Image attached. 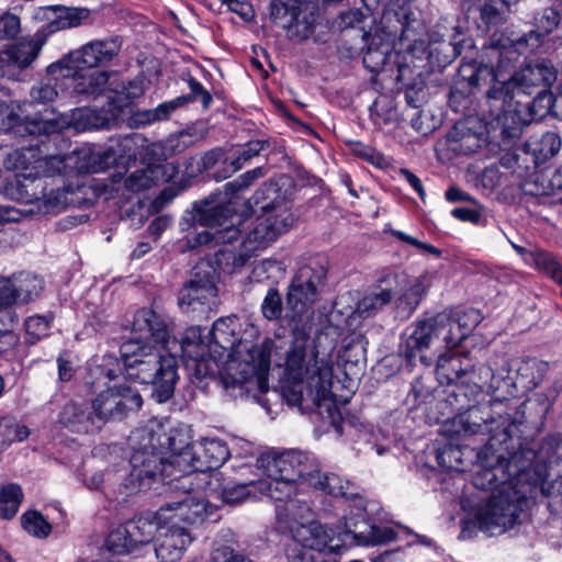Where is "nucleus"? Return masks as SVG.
I'll return each mask as SVG.
<instances>
[{
  "mask_svg": "<svg viewBox=\"0 0 562 562\" xmlns=\"http://www.w3.org/2000/svg\"><path fill=\"white\" fill-rule=\"evenodd\" d=\"M237 318L214 322L206 342L200 327H190L181 339L186 367L198 378L220 374L223 387L237 397L254 390L266 393L271 360L283 367L282 396L301 412L317 414L340 432V412L330 391L333 360L319 352L303 328H295L290 342L281 337L267 338L260 347L251 340L236 338Z\"/></svg>",
  "mask_w": 562,
  "mask_h": 562,
  "instance_id": "f257e3e1",
  "label": "nucleus"
},
{
  "mask_svg": "<svg viewBox=\"0 0 562 562\" xmlns=\"http://www.w3.org/2000/svg\"><path fill=\"white\" fill-rule=\"evenodd\" d=\"M518 56L514 46L491 45L477 66L462 65L460 69L471 86L493 82L487 91L490 113L509 138L547 113L551 100L547 90L557 79L555 69L544 60L527 64L507 78Z\"/></svg>",
  "mask_w": 562,
  "mask_h": 562,
  "instance_id": "f03ea898",
  "label": "nucleus"
},
{
  "mask_svg": "<svg viewBox=\"0 0 562 562\" xmlns=\"http://www.w3.org/2000/svg\"><path fill=\"white\" fill-rule=\"evenodd\" d=\"M548 368L547 362L536 358L515 362L501 358L493 367L481 366L480 385L494 398L448 419L441 426V434L451 439L488 434L492 445L513 443L521 448L527 440L521 437L526 427L525 403L509 397L535 390Z\"/></svg>",
  "mask_w": 562,
  "mask_h": 562,
  "instance_id": "7ed1b4c3",
  "label": "nucleus"
},
{
  "mask_svg": "<svg viewBox=\"0 0 562 562\" xmlns=\"http://www.w3.org/2000/svg\"><path fill=\"white\" fill-rule=\"evenodd\" d=\"M517 445L486 446L476 453L473 464L472 483L479 490H492L494 493L475 514L479 528L491 535H502L513 528L530 495L528 482L518 481L515 463L520 458Z\"/></svg>",
  "mask_w": 562,
  "mask_h": 562,
  "instance_id": "20e7f679",
  "label": "nucleus"
},
{
  "mask_svg": "<svg viewBox=\"0 0 562 562\" xmlns=\"http://www.w3.org/2000/svg\"><path fill=\"white\" fill-rule=\"evenodd\" d=\"M132 334L120 348L125 375L151 384L155 398L164 403L173 394L178 378L176 357L181 352V341L170 337L166 317L150 308L135 313Z\"/></svg>",
  "mask_w": 562,
  "mask_h": 562,
  "instance_id": "39448f33",
  "label": "nucleus"
},
{
  "mask_svg": "<svg viewBox=\"0 0 562 562\" xmlns=\"http://www.w3.org/2000/svg\"><path fill=\"white\" fill-rule=\"evenodd\" d=\"M187 425H173L170 419H150L144 427L134 430L130 437L133 453L130 459L128 484L132 491L149 487L160 477L181 484L179 468L168 471L173 463L176 449L183 448L190 439Z\"/></svg>",
  "mask_w": 562,
  "mask_h": 562,
  "instance_id": "423d86ee",
  "label": "nucleus"
},
{
  "mask_svg": "<svg viewBox=\"0 0 562 562\" xmlns=\"http://www.w3.org/2000/svg\"><path fill=\"white\" fill-rule=\"evenodd\" d=\"M300 524L292 527V538L302 548L300 550L329 551L338 552L344 543L350 539V542L357 546H380L392 541L400 540L404 537H412L408 544L420 543L431 546V540L425 536L411 533L403 527L372 526L362 524L359 526L358 520L344 516V521L339 524L337 530L323 526L317 520L307 524ZM295 552L299 549H293Z\"/></svg>",
  "mask_w": 562,
  "mask_h": 562,
  "instance_id": "0eeeda50",
  "label": "nucleus"
},
{
  "mask_svg": "<svg viewBox=\"0 0 562 562\" xmlns=\"http://www.w3.org/2000/svg\"><path fill=\"white\" fill-rule=\"evenodd\" d=\"M479 310L439 313L432 317L416 322L404 336L401 353L412 363L416 357L426 362L427 350H451L460 345L482 322Z\"/></svg>",
  "mask_w": 562,
  "mask_h": 562,
  "instance_id": "6e6552de",
  "label": "nucleus"
},
{
  "mask_svg": "<svg viewBox=\"0 0 562 562\" xmlns=\"http://www.w3.org/2000/svg\"><path fill=\"white\" fill-rule=\"evenodd\" d=\"M393 20L400 26L401 43L413 54L427 53L428 46L442 41L446 36L445 33H441L440 24L438 25L439 30L428 33L424 21L417 18L408 0H394L382 16V21L391 29L389 37L392 38L380 42L378 45L374 36L363 55V64L372 72L382 70L391 57L393 40L398 31L396 25H391Z\"/></svg>",
  "mask_w": 562,
  "mask_h": 562,
  "instance_id": "1a4fd4ad",
  "label": "nucleus"
},
{
  "mask_svg": "<svg viewBox=\"0 0 562 562\" xmlns=\"http://www.w3.org/2000/svg\"><path fill=\"white\" fill-rule=\"evenodd\" d=\"M263 175L261 167L246 171L236 180L224 186L225 196L223 199L218 196L214 202H205L198 210L195 216L196 222L204 229L196 233L192 238L188 237V246L190 248L202 245L218 246L236 240L240 233L238 225L241 221L240 216L235 213L232 198L238 191L247 189L255 180L263 177Z\"/></svg>",
  "mask_w": 562,
  "mask_h": 562,
  "instance_id": "9d476101",
  "label": "nucleus"
},
{
  "mask_svg": "<svg viewBox=\"0 0 562 562\" xmlns=\"http://www.w3.org/2000/svg\"><path fill=\"white\" fill-rule=\"evenodd\" d=\"M254 203L261 204L263 216L246 235L238 254L234 256L235 267L244 266L258 250H263L274 243L279 236L288 232L294 224L290 203L277 194L276 186L265 183L254 194Z\"/></svg>",
  "mask_w": 562,
  "mask_h": 562,
  "instance_id": "9b49d317",
  "label": "nucleus"
},
{
  "mask_svg": "<svg viewBox=\"0 0 562 562\" xmlns=\"http://www.w3.org/2000/svg\"><path fill=\"white\" fill-rule=\"evenodd\" d=\"M254 203L261 204L263 216L246 235L238 254L234 256L235 267L244 266L258 250H263L274 243L279 236L288 232L294 224L290 203L277 194L276 186L265 183L254 194Z\"/></svg>",
  "mask_w": 562,
  "mask_h": 562,
  "instance_id": "f8f14e48",
  "label": "nucleus"
},
{
  "mask_svg": "<svg viewBox=\"0 0 562 562\" xmlns=\"http://www.w3.org/2000/svg\"><path fill=\"white\" fill-rule=\"evenodd\" d=\"M537 447L536 441L529 440H525L521 448L518 447L520 458L515 463L518 481L526 480L531 496L540 492L547 498L549 510L562 515V475L552 481L544 480L551 453L544 446L536 451Z\"/></svg>",
  "mask_w": 562,
  "mask_h": 562,
  "instance_id": "ddd939ff",
  "label": "nucleus"
},
{
  "mask_svg": "<svg viewBox=\"0 0 562 562\" xmlns=\"http://www.w3.org/2000/svg\"><path fill=\"white\" fill-rule=\"evenodd\" d=\"M18 117L14 126L9 131H13L19 135L27 134H54L65 127H72L76 132H85L88 130L108 128L114 124L120 117L119 106H109L108 109L78 108L71 110L69 114H61L54 119H33L25 123H21Z\"/></svg>",
  "mask_w": 562,
  "mask_h": 562,
  "instance_id": "4468645a",
  "label": "nucleus"
},
{
  "mask_svg": "<svg viewBox=\"0 0 562 562\" xmlns=\"http://www.w3.org/2000/svg\"><path fill=\"white\" fill-rule=\"evenodd\" d=\"M328 272V260L318 256L301 266L294 274L286 293V317L302 322L313 314V305L323 288Z\"/></svg>",
  "mask_w": 562,
  "mask_h": 562,
  "instance_id": "2eb2a0df",
  "label": "nucleus"
},
{
  "mask_svg": "<svg viewBox=\"0 0 562 562\" xmlns=\"http://www.w3.org/2000/svg\"><path fill=\"white\" fill-rule=\"evenodd\" d=\"M173 463L168 465V471L179 468L182 475L183 487L192 484L196 477L195 473H205L220 468L228 458V445L220 438H202L191 442V438L183 448L176 449Z\"/></svg>",
  "mask_w": 562,
  "mask_h": 562,
  "instance_id": "dca6fc26",
  "label": "nucleus"
},
{
  "mask_svg": "<svg viewBox=\"0 0 562 562\" xmlns=\"http://www.w3.org/2000/svg\"><path fill=\"white\" fill-rule=\"evenodd\" d=\"M4 166L7 169L21 171L14 175V182L21 184V188H18L14 192L12 182L8 186L0 182V190L3 189L13 199L29 201V198L35 196V193L30 194L27 190H23L26 186L21 183V178L33 181L40 176L60 173L65 168V162L60 156L43 158L37 149L30 147L15 149L8 154Z\"/></svg>",
  "mask_w": 562,
  "mask_h": 562,
  "instance_id": "f3484780",
  "label": "nucleus"
},
{
  "mask_svg": "<svg viewBox=\"0 0 562 562\" xmlns=\"http://www.w3.org/2000/svg\"><path fill=\"white\" fill-rule=\"evenodd\" d=\"M196 267L194 277L179 292L178 305L186 314L204 315L216 310L218 291L212 267Z\"/></svg>",
  "mask_w": 562,
  "mask_h": 562,
  "instance_id": "a211bd4d",
  "label": "nucleus"
},
{
  "mask_svg": "<svg viewBox=\"0 0 562 562\" xmlns=\"http://www.w3.org/2000/svg\"><path fill=\"white\" fill-rule=\"evenodd\" d=\"M42 289V280L30 273L21 274L14 282H0V337L9 333L16 322L14 304L30 302Z\"/></svg>",
  "mask_w": 562,
  "mask_h": 562,
  "instance_id": "6ab92c4d",
  "label": "nucleus"
},
{
  "mask_svg": "<svg viewBox=\"0 0 562 562\" xmlns=\"http://www.w3.org/2000/svg\"><path fill=\"white\" fill-rule=\"evenodd\" d=\"M143 398L136 389L123 384H113L102 390L92 401V409L98 424L121 420L128 413L140 408Z\"/></svg>",
  "mask_w": 562,
  "mask_h": 562,
  "instance_id": "aec40b11",
  "label": "nucleus"
},
{
  "mask_svg": "<svg viewBox=\"0 0 562 562\" xmlns=\"http://www.w3.org/2000/svg\"><path fill=\"white\" fill-rule=\"evenodd\" d=\"M192 484H187L183 490L188 493L183 498L177 502L167 503L157 510V518L161 522H175L181 526H192L202 524L207 516L213 513V506L203 496L192 493ZM176 488L181 484L177 483Z\"/></svg>",
  "mask_w": 562,
  "mask_h": 562,
  "instance_id": "412c9836",
  "label": "nucleus"
},
{
  "mask_svg": "<svg viewBox=\"0 0 562 562\" xmlns=\"http://www.w3.org/2000/svg\"><path fill=\"white\" fill-rule=\"evenodd\" d=\"M436 352V350H434ZM445 350L437 351L438 361L436 368L437 379L441 384H457L458 389L462 386H471V393L479 391H485L482 387L479 380L480 369L477 371L472 370L473 366L471 360L459 353H442Z\"/></svg>",
  "mask_w": 562,
  "mask_h": 562,
  "instance_id": "4be33fe9",
  "label": "nucleus"
},
{
  "mask_svg": "<svg viewBox=\"0 0 562 562\" xmlns=\"http://www.w3.org/2000/svg\"><path fill=\"white\" fill-rule=\"evenodd\" d=\"M122 42L117 36L93 40L70 52L60 64L69 68H95L110 64L117 56Z\"/></svg>",
  "mask_w": 562,
  "mask_h": 562,
  "instance_id": "5701e85b",
  "label": "nucleus"
},
{
  "mask_svg": "<svg viewBox=\"0 0 562 562\" xmlns=\"http://www.w3.org/2000/svg\"><path fill=\"white\" fill-rule=\"evenodd\" d=\"M192 541L193 536L188 526L160 521L155 547L156 555L162 562H175L181 559Z\"/></svg>",
  "mask_w": 562,
  "mask_h": 562,
  "instance_id": "b1692460",
  "label": "nucleus"
},
{
  "mask_svg": "<svg viewBox=\"0 0 562 562\" xmlns=\"http://www.w3.org/2000/svg\"><path fill=\"white\" fill-rule=\"evenodd\" d=\"M60 65L65 68L63 77L66 82V88H71V95H99L108 90L110 78L109 71L102 70L82 74L80 70L83 68H69L67 64Z\"/></svg>",
  "mask_w": 562,
  "mask_h": 562,
  "instance_id": "393cba45",
  "label": "nucleus"
},
{
  "mask_svg": "<svg viewBox=\"0 0 562 562\" xmlns=\"http://www.w3.org/2000/svg\"><path fill=\"white\" fill-rule=\"evenodd\" d=\"M314 487L321 490L325 494L334 497L352 498L355 508L350 512L348 517L359 521V526L362 527L364 522V506L363 501L356 496L353 492L352 483L337 473H323L318 481H315Z\"/></svg>",
  "mask_w": 562,
  "mask_h": 562,
  "instance_id": "a878e982",
  "label": "nucleus"
},
{
  "mask_svg": "<svg viewBox=\"0 0 562 562\" xmlns=\"http://www.w3.org/2000/svg\"><path fill=\"white\" fill-rule=\"evenodd\" d=\"M297 450H290L280 454H265L257 459L256 471L268 477H282L296 482V465L300 464Z\"/></svg>",
  "mask_w": 562,
  "mask_h": 562,
  "instance_id": "bb28decb",
  "label": "nucleus"
},
{
  "mask_svg": "<svg viewBox=\"0 0 562 562\" xmlns=\"http://www.w3.org/2000/svg\"><path fill=\"white\" fill-rule=\"evenodd\" d=\"M58 423L77 434H88L101 428L93 411L87 404L67 403L58 415Z\"/></svg>",
  "mask_w": 562,
  "mask_h": 562,
  "instance_id": "cd10ccee",
  "label": "nucleus"
},
{
  "mask_svg": "<svg viewBox=\"0 0 562 562\" xmlns=\"http://www.w3.org/2000/svg\"><path fill=\"white\" fill-rule=\"evenodd\" d=\"M396 276L389 273L379 280V285L368 292L355 308V314L359 317H370L387 305L393 297L392 284L395 282Z\"/></svg>",
  "mask_w": 562,
  "mask_h": 562,
  "instance_id": "c85d7f7f",
  "label": "nucleus"
},
{
  "mask_svg": "<svg viewBox=\"0 0 562 562\" xmlns=\"http://www.w3.org/2000/svg\"><path fill=\"white\" fill-rule=\"evenodd\" d=\"M122 372L117 359L113 356H104L92 360L87 369L85 383L91 389L111 387L109 384Z\"/></svg>",
  "mask_w": 562,
  "mask_h": 562,
  "instance_id": "c756f323",
  "label": "nucleus"
},
{
  "mask_svg": "<svg viewBox=\"0 0 562 562\" xmlns=\"http://www.w3.org/2000/svg\"><path fill=\"white\" fill-rule=\"evenodd\" d=\"M258 476V497L267 496L276 502L289 503L296 493V482L283 480L282 477Z\"/></svg>",
  "mask_w": 562,
  "mask_h": 562,
  "instance_id": "7c9ffc66",
  "label": "nucleus"
},
{
  "mask_svg": "<svg viewBox=\"0 0 562 562\" xmlns=\"http://www.w3.org/2000/svg\"><path fill=\"white\" fill-rule=\"evenodd\" d=\"M116 159L117 155L113 148L82 150L77 169L80 172H103L112 167Z\"/></svg>",
  "mask_w": 562,
  "mask_h": 562,
  "instance_id": "2f4dec72",
  "label": "nucleus"
},
{
  "mask_svg": "<svg viewBox=\"0 0 562 562\" xmlns=\"http://www.w3.org/2000/svg\"><path fill=\"white\" fill-rule=\"evenodd\" d=\"M246 477L245 472L240 473V479L235 482L227 483L222 492L221 497L224 503L235 504L246 498H258V476Z\"/></svg>",
  "mask_w": 562,
  "mask_h": 562,
  "instance_id": "473e14b6",
  "label": "nucleus"
},
{
  "mask_svg": "<svg viewBox=\"0 0 562 562\" xmlns=\"http://www.w3.org/2000/svg\"><path fill=\"white\" fill-rule=\"evenodd\" d=\"M48 11L55 13V18L47 23V30L50 33L78 27L90 16V10L87 8H49Z\"/></svg>",
  "mask_w": 562,
  "mask_h": 562,
  "instance_id": "72a5a7b5",
  "label": "nucleus"
},
{
  "mask_svg": "<svg viewBox=\"0 0 562 562\" xmlns=\"http://www.w3.org/2000/svg\"><path fill=\"white\" fill-rule=\"evenodd\" d=\"M132 541L139 547L149 543L159 530L160 519L155 514H147L125 522Z\"/></svg>",
  "mask_w": 562,
  "mask_h": 562,
  "instance_id": "f704fd0d",
  "label": "nucleus"
},
{
  "mask_svg": "<svg viewBox=\"0 0 562 562\" xmlns=\"http://www.w3.org/2000/svg\"><path fill=\"white\" fill-rule=\"evenodd\" d=\"M473 5L487 25H497L506 20L510 7L518 0H467Z\"/></svg>",
  "mask_w": 562,
  "mask_h": 562,
  "instance_id": "c9c22d12",
  "label": "nucleus"
},
{
  "mask_svg": "<svg viewBox=\"0 0 562 562\" xmlns=\"http://www.w3.org/2000/svg\"><path fill=\"white\" fill-rule=\"evenodd\" d=\"M191 135L186 132L170 135L165 140L150 145V153L158 160H167L173 155L183 153L191 145Z\"/></svg>",
  "mask_w": 562,
  "mask_h": 562,
  "instance_id": "e433bc0d",
  "label": "nucleus"
},
{
  "mask_svg": "<svg viewBox=\"0 0 562 562\" xmlns=\"http://www.w3.org/2000/svg\"><path fill=\"white\" fill-rule=\"evenodd\" d=\"M278 520L280 524H284L285 529L292 531V527L299 525V521L307 524L314 518L311 507L305 502L296 499L290 501L282 510L278 512Z\"/></svg>",
  "mask_w": 562,
  "mask_h": 562,
  "instance_id": "4c0bfd02",
  "label": "nucleus"
},
{
  "mask_svg": "<svg viewBox=\"0 0 562 562\" xmlns=\"http://www.w3.org/2000/svg\"><path fill=\"white\" fill-rule=\"evenodd\" d=\"M161 176L159 166H150L146 169H139L124 178L123 184L127 191L139 192L155 186Z\"/></svg>",
  "mask_w": 562,
  "mask_h": 562,
  "instance_id": "58836bf2",
  "label": "nucleus"
},
{
  "mask_svg": "<svg viewBox=\"0 0 562 562\" xmlns=\"http://www.w3.org/2000/svg\"><path fill=\"white\" fill-rule=\"evenodd\" d=\"M526 263L549 276L554 281L562 273V267L555 257L541 249H531L529 254H526Z\"/></svg>",
  "mask_w": 562,
  "mask_h": 562,
  "instance_id": "ea45409f",
  "label": "nucleus"
},
{
  "mask_svg": "<svg viewBox=\"0 0 562 562\" xmlns=\"http://www.w3.org/2000/svg\"><path fill=\"white\" fill-rule=\"evenodd\" d=\"M425 279L426 277H418L409 283L396 301L398 311L405 315H411L416 310L426 290Z\"/></svg>",
  "mask_w": 562,
  "mask_h": 562,
  "instance_id": "a19ab883",
  "label": "nucleus"
},
{
  "mask_svg": "<svg viewBox=\"0 0 562 562\" xmlns=\"http://www.w3.org/2000/svg\"><path fill=\"white\" fill-rule=\"evenodd\" d=\"M451 147L459 154L475 153L481 147V137L471 131H464L463 124H457L449 134Z\"/></svg>",
  "mask_w": 562,
  "mask_h": 562,
  "instance_id": "79ce46f5",
  "label": "nucleus"
},
{
  "mask_svg": "<svg viewBox=\"0 0 562 562\" xmlns=\"http://www.w3.org/2000/svg\"><path fill=\"white\" fill-rule=\"evenodd\" d=\"M559 21L560 15L554 9H544L535 16L536 30L529 33L525 40L526 43L529 44V42L535 41V43H531V46H537L540 37L551 33L558 26Z\"/></svg>",
  "mask_w": 562,
  "mask_h": 562,
  "instance_id": "37998d69",
  "label": "nucleus"
},
{
  "mask_svg": "<svg viewBox=\"0 0 562 562\" xmlns=\"http://www.w3.org/2000/svg\"><path fill=\"white\" fill-rule=\"evenodd\" d=\"M229 457H233L235 460H246L245 463L237 465L240 470H248L251 474H258L257 471L254 473L252 468L256 470L257 457H256V447L241 438H234L228 446Z\"/></svg>",
  "mask_w": 562,
  "mask_h": 562,
  "instance_id": "c03bdc74",
  "label": "nucleus"
},
{
  "mask_svg": "<svg viewBox=\"0 0 562 562\" xmlns=\"http://www.w3.org/2000/svg\"><path fill=\"white\" fill-rule=\"evenodd\" d=\"M22 491L16 484H7L0 490V518L11 519L15 516L22 502Z\"/></svg>",
  "mask_w": 562,
  "mask_h": 562,
  "instance_id": "a18cd8bd",
  "label": "nucleus"
},
{
  "mask_svg": "<svg viewBox=\"0 0 562 562\" xmlns=\"http://www.w3.org/2000/svg\"><path fill=\"white\" fill-rule=\"evenodd\" d=\"M531 146L532 155L537 164L543 162L547 159L557 155L562 146L561 137L554 132H547L541 138Z\"/></svg>",
  "mask_w": 562,
  "mask_h": 562,
  "instance_id": "49530a36",
  "label": "nucleus"
},
{
  "mask_svg": "<svg viewBox=\"0 0 562 562\" xmlns=\"http://www.w3.org/2000/svg\"><path fill=\"white\" fill-rule=\"evenodd\" d=\"M522 191L531 196H544L553 194L550 169L533 172L521 186Z\"/></svg>",
  "mask_w": 562,
  "mask_h": 562,
  "instance_id": "de8ad7c7",
  "label": "nucleus"
},
{
  "mask_svg": "<svg viewBox=\"0 0 562 562\" xmlns=\"http://www.w3.org/2000/svg\"><path fill=\"white\" fill-rule=\"evenodd\" d=\"M42 47V43L36 40L20 42L12 45L9 50L12 60L15 63L18 69L29 67L32 61L37 57Z\"/></svg>",
  "mask_w": 562,
  "mask_h": 562,
  "instance_id": "09e8293b",
  "label": "nucleus"
},
{
  "mask_svg": "<svg viewBox=\"0 0 562 562\" xmlns=\"http://www.w3.org/2000/svg\"><path fill=\"white\" fill-rule=\"evenodd\" d=\"M66 82L64 78L61 80L54 79V81L38 82L35 85L31 92V102L36 104H47L53 102L59 94V90L64 92Z\"/></svg>",
  "mask_w": 562,
  "mask_h": 562,
  "instance_id": "8fccbe9b",
  "label": "nucleus"
},
{
  "mask_svg": "<svg viewBox=\"0 0 562 562\" xmlns=\"http://www.w3.org/2000/svg\"><path fill=\"white\" fill-rule=\"evenodd\" d=\"M300 464L296 465V483L303 481L312 486H315L316 482L322 476L319 464L316 458L310 453L299 451Z\"/></svg>",
  "mask_w": 562,
  "mask_h": 562,
  "instance_id": "3c124183",
  "label": "nucleus"
},
{
  "mask_svg": "<svg viewBox=\"0 0 562 562\" xmlns=\"http://www.w3.org/2000/svg\"><path fill=\"white\" fill-rule=\"evenodd\" d=\"M265 145V140H251L246 145L236 148L226 159L232 167V171L235 172L241 169L252 157L259 155Z\"/></svg>",
  "mask_w": 562,
  "mask_h": 562,
  "instance_id": "603ef678",
  "label": "nucleus"
},
{
  "mask_svg": "<svg viewBox=\"0 0 562 562\" xmlns=\"http://www.w3.org/2000/svg\"><path fill=\"white\" fill-rule=\"evenodd\" d=\"M285 266L276 259H263L256 265L252 270V277L257 282L272 281L278 282L283 278Z\"/></svg>",
  "mask_w": 562,
  "mask_h": 562,
  "instance_id": "864d4df0",
  "label": "nucleus"
},
{
  "mask_svg": "<svg viewBox=\"0 0 562 562\" xmlns=\"http://www.w3.org/2000/svg\"><path fill=\"white\" fill-rule=\"evenodd\" d=\"M21 520L24 530L36 538H46L52 531L50 524L37 510L24 513Z\"/></svg>",
  "mask_w": 562,
  "mask_h": 562,
  "instance_id": "5fc2aeb1",
  "label": "nucleus"
},
{
  "mask_svg": "<svg viewBox=\"0 0 562 562\" xmlns=\"http://www.w3.org/2000/svg\"><path fill=\"white\" fill-rule=\"evenodd\" d=\"M30 436L26 426L21 425L12 419H3L0 422V447L9 446L13 442L23 441Z\"/></svg>",
  "mask_w": 562,
  "mask_h": 562,
  "instance_id": "6e6d98bb",
  "label": "nucleus"
},
{
  "mask_svg": "<svg viewBox=\"0 0 562 562\" xmlns=\"http://www.w3.org/2000/svg\"><path fill=\"white\" fill-rule=\"evenodd\" d=\"M106 546L115 554L128 553L137 548L132 541L125 524L110 532L106 538Z\"/></svg>",
  "mask_w": 562,
  "mask_h": 562,
  "instance_id": "4d7b16f0",
  "label": "nucleus"
},
{
  "mask_svg": "<svg viewBox=\"0 0 562 562\" xmlns=\"http://www.w3.org/2000/svg\"><path fill=\"white\" fill-rule=\"evenodd\" d=\"M188 102H190L189 97H178L173 100L158 104L155 109L145 111L142 115L144 116L146 123L162 121L168 119L173 111L187 104Z\"/></svg>",
  "mask_w": 562,
  "mask_h": 562,
  "instance_id": "13d9d810",
  "label": "nucleus"
},
{
  "mask_svg": "<svg viewBox=\"0 0 562 562\" xmlns=\"http://www.w3.org/2000/svg\"><path fill=\"white\" fill-rule=\"evenodd\" d=\"M465 452L459 447L449 446L440 450L437 454V461L440 467L456 471V472H464L465 465L463 462V457Z\"/></svg>",
  "mask_w": 562,
  "mask_h": 562,
  "instance_id": "bf43d9fd",
  "label": "nucleus"
},
{
  "mask_svg": "<svg viewBox=\"0 0 562 562\" xmlns=\"http://www.w3.org/2000/svg\"><path fill=\"white\" fill-rule=\"evenodd\" d=\"M262 316L268 321H277L283 312L282 296L276 288H270L266 293L261 306Z\"/></svg>",
  "mask_w": 562,
  "mask_h": 562,
  "instance_id": "052dcab7",
  "label": "nucleus"
},
{
  "mask_svg": "<svg viewBox=\"0 0 562 562\" xmlns=\"http://www.w3.org/2000/svg\"><path fill=\"white\" fill-rule=\"evenodd\" d=\"M143 93L144 89L139 82H130L121 92H117L114 98H111L109 106H119L121 115L123 108L127 106L133 100L139 98Z\"/></svg>",
  "mask_w": 562,
  "mask_h": 562,
  "instance_id": "680f3d73",
  "label": "nucleus"
},
{
  "mask_svg": "<svg viewBox=\"0 0 562 562\" xmlns=\"http://www.w3.org/2000/svg\"><path fill=\"white\" fill-rule=\"evenodd\" d=\"M50 322L52 318L47 316L35 315L29 317L25 321V330L27 336L33 340H38L46 336L50 327Z\"/></svg>",
  "mask_w": 562,
  "mask_h": 562,
  "instance_id": "e2e57ef3",
  "label": "nucleus"
},
{
  "mask_svg": "<svg viewBox=\"0 0 562 562\" xmlns=\"http://www.w3.org/2000/svg\"><path fill=\"white\" fill-rule=\"evenodd\" d=\"M20 32V19L5 12L0 15V38H13Z\"/></svg>",
  "mask_w": 562,
  "mask_h": 562,
  "instance_id": "0e129e2a",
  "label": "nucleus"
},
{
  "mask_svg": "<svg viewBox=\"0 0 562 562\" xmlns=\"http://www.w3.org/2000/svg\"><path fill=\"white\" fill-rule=\"evenodd\" d=\"M312 31L313 20L310 18H304L301 21L299 16H295L288 27L289 35L300 41L307 38Z\"/></svg>",
  "mask_w": 562,
  "mask_h": 562,
  "instance_id": "69168bd1",
  "label": "nucleus"
},
{
  "mask_svg": "<svg viewBox=\"0 0 562 562\" xmlns=\"http://www.w3.org/2000/svg\"><path fill=\"white\" fill-rule=\"evenodd\" d=\"M392 235L398 238L400 240L418 248L422 252H427L436 257H439L441 255L440 249L436 248L430 244L423 243L402 231H392Z\"/></svg>",
  "mask_w": 562,
  "mask_h": 562,
  "instance_id": "338daca9",
  "label": "nucleus"
},
{
  "mask_svg": "<svg viewBox=\"0 0 562 562\" xmlns=\"http://www.w3.org/2000/svg\"><path fill=\"white\" fill-rule=\"evenodd\" d=\"M213 560L217 562H252L244 555L237 554L228 546H221L213 550Z\"/></svg>",
  "mask_w": 562,
  "mask_h": 562,
  "instance_id": "774afa93",
  "label": "nucleus"
}]
</instances>
